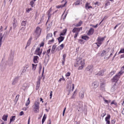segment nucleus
I'll list each match as a JSON object with an SVG mask.
<instances>
[{
	"label": "nucleus",
	"mask_w": 124,
	"mask_h": 124,
	"mask_svg": "<svg viewBox=\"0 0 124 124\" xmlns=\"http://www.w3.org/2000/svg\"><path fill=\"white\" fill-rule=\"evenodd\" d=\"M86 70L87 71L89 70L92 72L93 70V65H91L88 66L86 67Z\"/></svg>",
	"instance_id": "obj_11"
},
{
	"label": "nucleus",
	"mask_w": 124,
	"mask_h": 124,
	"mask_svg": "<svg viewBox=\"0 0 124 124\" xmlns=\"http://www.w3.org/2000/svg\"><path fill=\"white\" fill-rule=\"evenodd\" d=\"M70 75V73L69 72H68L65 74V76L66 77H69Z\"/></svg>",
	"instance_id": "obj_51"
},
{
	"label": "nucleus",
	"mask_w": 124,
	"mask_h": 124,
	"mask_svg": "<svg viewBox=\"0 0 124 124\" xmlns=\"http://www.w3.org/2000/svg\"><path fill=\"white\" fill-rule=\"evenodd\" d=\"M82 30V28L81 27L80 28H74L72 30V32L73 33H78L80 31Z\"/></svg>",
	"instance_id": "obj_6"
},
{
	"label": "nucleus",
	"mask_w": 124,
	"mask_h": 124,
	"mask_svg": "<svg viewBox=\"0 0 124 124\" xmlns=\"http://www.w3.org/2000/svg\"><path fill=\"white\" fill-rule=\"evenodd\" d=\"M52 11V9L51 8H50L49 10L47 12V13L48 14V19H49L50 17H51V14H50V12Z\"/></svg>",
	"instance_id": "obj_20"
},
{
	"label": "nucleus",
	"mask_w": 124,
	"mask_h": 124,
	"mask_svg": "<svg viewBox=\"0 0 124 124\" xmlns=\"http://www.w3.org/2000/svg\"><path fill=\"white\" fill-rule=\"evenodd\" d=\"M39 59L38 56H34V57L33 59V62L35 63H38V62L37 59Z\"/></svg>",
	"instance_id": "obj_14"
},
{
	"label": "nucleus",
	"mask_w": 124,
	"mask_h": 124,
	"mask_svg": "<svg viewBox=\"0 0 124 124\" xmlns=\"http://www.w3.org/2000/svg\"><path fill=\"white\" fill-rule=\"evenodd\" d=\"M116 72V71L114 70H112V71L110 73L108 74V76L109 77H111L112 75H113Z\"/></svg>",
	"instance_id": "obj_26"
},
{
	"label": "nucleus",
	"mask_w": 124,
	"mask_h": 124,
	"mask_svg": "<svg viewBox=\"0 0 124 124\" xmlns=\"http://www.w3.org/2000/svg\"><path fill=\"white\" fill-rule=\"evenodd\" d=\"M82 38L84 40H87L89 39V38L87 36H84L82 37Z\"/></svg>",
	"instance_id": "obj_32"
},
{
	"label": "nucleus",
	"mask_w": 124,
	"mask_h": 124,
	"mask_svg": "<svg viewBox=\"0 0 124 124\" xmlns=\"http://www.w3.org/2000/svg\"><path fill=\"white\" fill-rule=\"evenodd\" d=\"M64 38V37L62 36H60V37H58L57 39L59 43L62 41Z\"/></svg>",
	"instance_id": "obj_16"
},
{
	"label": "nucleus",
	"mask_w": 124,
	"mask_h": 124,
	"mask_svg": "<svg viewBox=\"0 0 124 124\" xmlns=\"http://www.w3.org/2000/svg\"><path fill=\"white\" fill-rule=\"evenodd\" d=\"M67 31L66 29H64L62 32H61L60 34V36H64L65 35Z\"/></svg>",
	"instance_id": "obj_15"
},
{
	"label": "nucleus",
	"mask_w": 124,
	"mask_h": 124,
	"mask_svg": "<svg viewBox=\"0 0 124 124\" xmlns=\"http://www.w3.org/2000/svg\"><path fill=\"white\" fill-rule=\"evenodd\" d=\"M42 50H41L39 47L37 48L35 51V54L40 56L42 53Z\"/></svg>",
	"instance_id": "obj_7"
},
{
	"label": "nucleus",
	"mask_w": 124,
	"mask_h": 124,
	"mask_svg": "<svg viewBox=\"0 0 124 124\" xmlns=\"http://www.w3.org/2000/svg\"><path fill=\"white\" fill-rule=\"evenodd\" d=\"M44 67H43V71H42V77H41V76H39L38 78V81H39V82H40V80H41V78L43 76V73H44Z\"/></svg>",
	"instance_id": "obj_25"
},
{
	"label": "nucleus",
	"mask_w": 124,
	"mask_h": 124,
	"mask_svg": "<svg viewBox=\"0 0 124 124\" xmlns=\"http://www.w3.org/2000/svg\"><path fill=\"white\" fill-rule=\"evenodd\" d=\"M104 39V38L99 37L97 39V42L95 43L94 44H101Z\"/></svg>",
	"instance_id": "obj_5"
},
{
	"label": "nucleus",
	"mask_w": 124,
	"mask_h": 124,
	"mask_svg": "<svg viewBox=\"0 0 124 124\" xmlns=\"http://www.w3.org/2000/svg\"><path fill=\"white\" fill-rule=\"evenodd\" d=\"M108 52L107 51H105V50H103L101 53V55L102 56H103L105 55L106 54H107L108 53Z\"/></svg>",
	"instance_id": "obj_34"
},
{
	"label": "nucleus",
	"mask_w": 124,
	"mask_h": 124,
	"mask_svg": "<svg viewBox=\"0 0 124 124\" xmlns=\"http://www.w3.org/2000/svg\"><path fill=\"white\" fill-rule=\"evenodd\" d=\"M119 72L122 74L124 72V65L121 68V70Z\"/></svg>",
	"instance_id": "obj_39"
},
{
	"label": "nucleus",
	"mask_w": 124,
	"mask_h": 124,
	"mask_svg": "<svg viewBox=\"0 0 124 124\" xmlns=\"http://www.w3.org/2000/svg\"><path fill=\"white\" fill-rule=\"evenodd\" d=\"M80 1L79 0H77L76 2H75L73 4V5L74 6V5H78L80 4Z\"/></svg>",
	"instance_id": "obj_30"
},
{
	"label": "nucleus",
	"mask_w": 124,
	"mask_h": 124,
	"mask_svg": "<svg viewBox=\"0 0 124 124\" xmlns=\"http://www.w3.org/2000/svg\"><path fill=\"white\" fill-rule=\"evenodd\" d=\"M13 23H17V21L15 20V18H14V20L13 21Z\"/></svg>",
	"instance_id": "obj_60"
},
{
	"label": "nucleus",
	"mask_w": 124,
	"mask_h": 124,
	"mask_svg": "<svg viewBox=\"0 0 124 124\" xmlns=\"http://www.w3.org/2000/svg\"><path fill=\"white\" fill-rule=\"evenodd\" d=\"M103 98H104V97L103 96H102L101 95H100L99 96V98L101 100L103 99Z\"/></svg>",
	"instance_id": "obj_62"
},
{
	"label": "nucleus",
	"mask_w": 124,
	"mask_h": 124,
	"mask_svg": "<svg viewBox=\"0 0 124 124\" xmlns=\"http://www.w3.org/2000/svg\"><path fill=\"white\" fill-rule=\"evenodd\" d=\"M116 122V120H113L111 121V123L112 124H114Z\"/></svg>",
	"instance_id": "obj_54"
},
{
	"label": "nucleus",
	"mask_w": 124,
	"mask_h": 124,
	"mask_svg": "<svg viewBox=\"0 0 124 124\" xmlns=\"http://www.w3.org/2000/svg\"><path fill=\"white\" fill-rule=\"evenodd\" d=\"M34 2V1H31L30 2V5L32 7H33L35 6Z\"/></svg>",
	"instance_id": "obj_35"
},
{
	"label": "nucleus",
	"mask_w": 124,
	"mask_h": 124,
	"mask_svg": "<svg viewBox=\"0 0 124 124\" xmlns=\"http://www.w3.org/2000/svg\"><path fill=\"white\" fill-rule=\"evenodd\" d=\"M8 115L7 114L6 115H4L3 116L2 119L4 121H6L7 120V118L8 117Z\"/></svg>",
	"instance_id": "obj_22"
},
{
	"label": "nucleus",
	"mask_w": 124,
	"mask_h": 124,
	"mask_svg": "<svg viewBox=\"0 0 124 124\" xmlns=\"http://www.w3.org/2000/svg\"><path fill=\"white\" fill-rule=\"evenodd\" d=\"M39 103L37 101L35 102L34 105L33 106L34 108V111L35 113H38L39 112Z\"/></svg>",
	"instance_id": "obj_2"
},
{
	"label": "nucleus",
	"mask_w": 124,
	"mask_h": 124,
	"mask_svg": "<svg viewBox=\"0 0 124 124\" xmlns=\"http://www.w3.org/2000/svg\"><path fill=\"white\" fill-rule=\"evenodd\" d=\"M56 46L55 45L53 46L51 50V52L52 53L54 54L56 52L55 49H56Z\"/></svg>",
	"instance_id": "obj_18"
},
{
	"label": "nucleus",
	"mask_w": 124,
	"mask_h": 124,
	"mask_svg": "<svg viewBox=\"0 0 124 124\" xmlns=\"http://www.w3.org/2000/svg\"><path fill=\"white\" fill-rule=\"evenodd\" d=\"M107 116L105 118V120L106 122V124H110V116L109 114L107 115Z\"/></svg>",
	"instance_id": "obj_9"
},
{
	"label": "nucleus",
	"mask_w": 124,
	"mask_h": 124,
	"mask_svg": "<svg viewBox=\"0 0 124 124\" xmlns=\"http://www.w3.org/2000/svg\"><path fill=\"white\" fill-rule=\"evenodd\" d=\"M94 30L93 28H91L89 30L87 34L88 35H92L94 32Z\"/></svg>",
	"instance_id": "obj_13"
},
{
	"label": "nucleus",
	"mask_w": 124,
	"mask_h": 124,
	"mask_svg": "<svg viewBox=\"0 0 124 124\" xmlns=\"http://www.w3.org/2000/svg\"><path fill=\"white\" fill-rule=\"evenodd\" d=\"M64 46V44H62L60 46H59L60 47H61V49H62L63 48Z\"/></svg>",
	"instance_id": "obj_52"
},
{
	"label": "nucleus",
	"mask_w": 124,
	"mask_h": 124,
	"mask_svg": "<svg viewBox=\"0 0 124 124\" xmlns=\"http://www.w3.org/2000/svg\"><path fill=\"white\" fill-rule=\"evenodd\" d=\"M120 58H124V54H123L121 55L120 56Z\"/></svg>",
	"instance_id": "obj_63"
},
{
	"label": "nucleus",
	"mask_w": 124,
	"mask_h": 124,
	"mask_svg": "<svg viewBox=\"0 0 124 124\" xmlns=\"http://www.w3.org/2000/svg\"><path fill=\"white\" fill-rule=\"evenodd\" d=\"M44 44V42H42L41 43L40 45V47H41L43 46Z\"/></svg>",
	"instance_id": "obj_55"
},
{
	"label": "nucleus",
	"mask_w": 124,
	"mask_h": 124,
	"mask_svg": "<svg viewBox=\"0 0 124 124\" xmlns=\"http://www.w3.org/2000/svg\"><path fill=\"white\" fill-rule=\"evenodd\" d=\"M27 23L26 21H23L21 23V25L22 26H25Z\"/></svg>",
	"instance_id": "obj_41"
},
{
	"label": "nucleus",
	"mask_w": 124,
	"mask_h": 124,
	"mask_svg": "<svg viewBox=\"0 0 124 124\" xmlns=\"http://www.w3.org/2000/svg\"><path fill=\"white\" fill-rule=\"evenodd\" d=\"M62 50L61 48V47H60L59 46H58L56 49V50L59 51Z\"/></svg>",
	"instance_id": "obj_53"
},
{
	"label": "nucleus",
	"mask_w": 124,
	"mask_h": 124,
	"mask_svg": "<svg viewBox=\"0 0 124 124\" xmlns=\"http://www.w3.org/2000/svg\"><path fill=\"white\" fill-rule=\"evenodd\" d=\"M52 33H50L47 34L46 36V39L49 38L50 37H52Z\"/></svg>",
	"instance_id": "obj_37"
},
{
	"label": "nucleus",
	"mask_w": 124,
	"mask_h": 124,
	"mask_svg": "<svg viewBox=\"0 0 124 124\" xmlns=\"http://www.w3.org/2000/svg\"><path fill=\"white\" fill-rule=\"evenodd\" d=\"M48 61V59H46L45 58L44 60V62L45 63H47V62Z\"/></svg>",
	"instance_id": "obj_59"
},
{
	"label": "nucleus",
	"mask_w": 124,
	"mask_h": 124,
	"mask_svg": "<svg viewBox=\"0 0 124 124\" xmlns=\"http://www.w3.org/2000/svg\"><path fill=\"white\" fill-rule=\"evenodd\" d=\"M41 30L40 27L38 26L37 27L34 32V35L36 37H38L41 34Z\"/></svg>",
	"instance_id": "obj_3"
},
{
	"label": "nucleus",
	"mask_w": 124,
	"mask_h": 124,
	"mask_svg": "<svg viewBox=\"0 0 124 124\" xmlns=\"http://www.w3.org/2000/svg\"><path fill=\"white\" fill-rule=\"evenodd\" d=\"M114 50L113 49L112 51V53H111L110 54L109 56L108 57V58L107 59H108L109 58L113 55L112 53L113 52Z\"/></svg>",
	"instance_id": "obj_56"
},
{
	"label": "nucleus",
	"mask_w": 124,
	"mask_h": 124,
	"mask_svg": "<svg viewBox=\"0 0 124 124\" xmlns=\"http://www.w3.org/2000/svg\"><path fill=\"white\" fill-rule=\"evenodd\" d=\"M37 64H32V70H35L37 66Z\"/></svg>",
	"instance_id": "obj_36"
},
{
	"label": "nucleus",
	"mask_w": 124,
	"mask_h": 124,
	"mask_svg": "<svg viewBox=\"0 0 124 124\" xmlns=\"http://www.w3.org/2000/svg\"><path fill=\"white\" fill-rule=\"evenodd\" d=\"M122 74L120 72H119L113 77V78L112 79L113 81L115 82H116L119 78L120 76Z\"/></svg>",
	"instance_id": "obj_4"
},
{
	"label": "nucleus",
	"mask_w": 124,
	"mask_h": 124,
	"mask_svg": "<svg viewBox=\"0 0 124 124\" xmlns=\"http://www.w3.org/2000/svg\"><path fill=\"white\" fill-rule=\"evenodd\" d=\"M115 84L114 85H113L112 87L111 88V90L112 92H113L115 90Z\"/></svg>",
	"instance_id": "obj_44"
},
{
	"label": "nucleus",
	"mask_w": 124,
	"mask_h": 124,
	"mask_svg": "<svg viewBox=\"0 0 124 124\" xmlns=\"http://www.w3.org/2000/svg\"><path fill=\"white\" fill-rule=\"evenodd\" d=\"M89 4L88 3H86L85 5V8L86 9H88L90 8H92V7L91 6H89Z\"/></svg>",
	"instance_id": "obj_28"
},
{
	"label": "nucleus",
	"mask_w": 124,
	"mask_h": 124,
	"mask_svg": "<svg viewBox=\"0 0 124 124\" xmlns=\"http://www.w3.org/2000/svg\"><path fill=\"white\" fill-rule=\"evenodd\" d=\"M85 64L84 60L80 58H78L76 60V62L75 64V66L77 67L79 66L78 69L82 70L84 67Z\"/></svg>",
	"instance_id": "obj_1"
},
{
	"label": "nucleus",
	"mask_w": 124,
	"mask_h": 124,
	"mask_svg": "<svg viewBox=\"0 0 124 124\" xmlns=\"http://www.w3.org/2000/svg\"><path fill=\"white\" fill-rule=\"evenodd\" d=\"M66 55L65 54H63L62 56V64L63 65L64 64V62L65 61V58H66Z\"/></svg>",
	"instance_id": "obj_12"
},
{
	"label": "nucleus",
	"mask_w": 124,
	"mask_h": 124,
	"mask_svg": "<svg viewBox=\"0 0 124 124\" xmlns=\"http://www.w3.org/2000/svg\"><path fill=\"white\" fill-rule=\"evenodd\" d=\"M32 10V9L31 8H28L26 9V12L27 13H29V12L31 10Z\"/></svg>",
	"instance_id": "obj_45"
},
{
	"label": "nucleus",
	"mask_w": 124,
	"mask_h": 124,
	"mask_svg": "<svg viewBox=\"0 0 124 124\" xmlns=\"http://www.w3.org/2000/svg\"><path fill=\"white\" fill-rule=\"evenodd\" d=\"M17 23H13V28L14 29L17 26Z\"/></svg>",
	"instance_id": "obj_48"
},
{
	"label": "nucleus",
	"mask_w": 124,
	"mask_h": 124,
	"mask_svg": "<svg viewBox=\"0 0 124 124\" xmlns=\"http://www.w3.org/2000/svg\"><path fill=\"white\" fill-rule=\"evenodd\" d=\"M51 50V49H48L47 51L46 52V54L48 56H49L48 54L49 53Z\"/></svg>",
	"instance_id": "obj_50"
},
{
	"label": "nucleus",
	"mask_w": 124,
	"mask_h": 124,
	"mask_svg": "<svg viewBox=\"0 0 124 124\" xmlns=\"http://www.w3.org/2000/svg\"><path fill=\"white\" fill-rule=\"evenodd\" d=\"M105 84L102 83L101 84V87L102 88V90H104L105 89Z\"/></svg>",
	"instance_id": "obj_33"
},
{
	"label": "nucleus",
	"mask_w": 124,
	"mask_h": 124,
	"mask_svg": "<svg viewBox=\"0 0 124 124\" xmlns=\"http://www.w3.org/2000/svg\"><path fill=\"white\" fill-rule=\"evenodd\" d=\"M3 38L2 34L1 33L0 34V47L1 46L2 44V39Z\"/></svg>",
	"instance_id": "obj_24"
},
{
	"label": "nucleus",
	"mask_w": 124,
	"mask_h": 124,
	"mask_svg": "<svg viewBox=\"0 0 124 124\" xmlns=\"http://www.w3.org/2000/svg\"><path fill=\"white\" fill-rule=\"evenodd\" d=\"M54 41V39L53 38L51 40H49L48 42V44H52Z\"/></svg>",
	"instance_id": "obj_40"
},
{
	"label": "nucleus",
	"mask_w": 124,
	"mask_h": 124,
	"mask_svg": "<svg viewBox=\"0 0 124 124\" xmlns=\"http://www.w3.org/2000/svg\"><path fill=\"white\" fill-rule=\"evenodd\" d=\"M24 114L23 112V111H21L19 113V115L20 116H22Z\"/></svg>",
	"instance_id": "obj_58"
},
{
	"label": "nucleus",
	"mask_w": 124,
	"mask_h": 124,
	"mask_svg": "<svg viewBox=\"0 0 124 124\" xmlns=\"http://www.w3.org/2000/svg\"><path fill=\"white\" fill-rule=\"evenodd\" d=\"M82 23V22L81 21H80L78 22V23L76 24H75V26L77 27L80 26H81Z\"/></svg>",
	"instance_id": "obj_31"
},
{
	"label": "nucleus",
	"mask_w": 124,
	"mask_h": 124,
	"mask_svg": "<svg viewBox=\"0 0 124 124\" xmlns=\"http://www.w3.org/2000/svg\"><path fill=\"white\" fill-rule=\"evenodd\" d=\"M124 53V48H121L120 49V50L118 52V54L122 53Z\"/></svg>",
	"instance_id": "obj_43"
},
{
	"label": "nucleus",
	"mask_w": 124,
	"mask_h": 124,
	"mask_svg": "<svg viewBox=\"0 0 124 124\" xmlns=\"http://www.w3.org/2000/svg\"><path fill=\"white\" fill-rule=\"evenodd\" d=\"M104 101L105 103H107L108 104V103H109V102L108 100H105Z\"/></svg>",
	"instance_id": "obj_61"
},
{
	"label": "nucleus",
	"mask_w": 124,
	"mask_h": 124,
	"mask_svg": "<svg viewBox=\"0 0 124 124\" xmlns=\"http://www.w3.org/2000/svg\"><path fill=\"white\" fill-rule=\"evenodd\" d=\"M32 39V38L31 37L30 38H29V39L27 44V46H29L30 45L31 43V41Z\"/></svg>",
	"instance_id": "obj_29"
},
{
	"label": "nucleus",
	"mask_w": 124,
	"mask_h": 124,
	"mask_svg": "<svg viewBox=\"0 0 124 124\" xmlns=\"http://www.w3.org/2000/svg\"><path fill=\"white\" fill-rule=\"evenodd\" d=\"M15 117L16 116H12L11 117L9 124H10V123L12 122L13 121L15 120Z\"/></svg>",
	"instance_id": "obj_23"
},
{
	"label": "nucleus",
	"mask_w": 124,
	"mask_h": 124,
	"mask_svg": "<svg viewBox=\"0 0 124 124\" xmlns=\"http://www.w3.org/2000/svg\"><path fill=\"white\" fill-rule=\"evenodd\" d=\"M84 92L83 91H81L80 92L79 94V97L81 99H83L84 96Z\"/></svg>",
	"instance_id": "obj_19"
},
{
	"label": "nucleus",
	"mask_w": 124,
	"mask_h": 124,
	"mask_svg": "<svg viewBox=\"0 0 124 124\" xmlns=\"http://www.w3.org/2000/svg\"><path fill=\"white\" fill-rule=\"evenodd\" d=\"M78 34V33H76L75 34L74 36V38H76L77 37Z\"/></svg>",
	"instance_id": "obj_64"
},
{
	"label": "nucleus",
	"mask_w": 124,
	"mask_h": 124,
	"mask_svg": "<svg viewBox=\"0 0 124 124\" xmlns=\"http://www.w3.org/2000/svg\"><path fill=\"white\" fill-rule=\"evenodd\" d=\"M46 117L45 116V115H44V116L42 120V124H43L44 122V121H45L46 119Z\"/></svg>",
	"instance_id": "obj_42"
},
{
	"label": "nucleus",
	"mask_w": 124,
	"mask_h": 124,
	"mask_svg": "<svg viewBox=\"0 0 124 124\" xmlns=\"http://www.w3.org/2000/svg\"><path fill=\"white\" fill-rule=\"evenodd\" d=\"M94 4L95 5H96L97 6H99L101 4L100 2H99L98 1H97L96 2L94 3Z\"/></svg>",
	"instance_id": "obj_47"
},
{
	"label": "nucleus",
	"mask_w": 124,
	"mask_h": 124,
	"mask_svg": "<svg viewBox=\"0 0 124 124\" xmlns=\"http://www.w3.org/2000/svg\"><path fill=\"white\" fill-rule=\"evenodd\" d=\"M106 114V113L105 112L102 113L101 115V116L102 117H103Z\"/></svg>",
	"instance_id": "obj_49"
},
{
	"label": "nucleus",
	"mask_w": 124,
	"mask_h": 124,
	"mask_svg": "<svg viewBox=\"0 0 124 124\" xmlns=\"http://www.w3.org/2000/svg\"><path fill=\"white\" fill-rule=\"evenodd\" d=\"M19 77H16L15 78L12 82V84L13 85H15L18 82Z\"/></svg>",
	"instance_id": "obj_17"
},
{
	"label": "nucleus",
	"mask_w": 124,
	"mask_h": 124,
	"mask_svg": "<svg viewBox=\"0 0 124 124\" xmlns=\"http://www.w3.org/2000/svg\"><path fill=\"white\" fill-rule=\"evenodd\" d=\"M99 83L97 81H95L93 82L92 84V86L94 88L97 87L99 85Z\"/></svg>",
	"instance_id": "obj_10"
},
{
	"label": "nucleus",
	"mask_w": 124,
	"mask_h": 124,
	"mask_svg": "<svg viewBox=\"0 0 124 124\" xmlns=\"http://www.w3.org/2000/svg\"><path fill=\"white\" fill-rule=\"evenodd\" d=\"M82 104L81 103H80L78 106V111H79L80 110H81L82 109Z\"/></svg>",
	"instance_id": "obj_21"
},
{
	"label": "nucleus",
	"mask_w": 124,
	"mask_h": 124,
	"mask_svg": "<svg viewBox=\"0 0 124 124\" xmlns=\"http://www.w3.org/2000/svg\"><path fill=\"white\" fill-rule=\"evenodd\" d=\"M40 82L37 81L36 87V89L37 90L39 89L40 86Z\"/></svg>",
	"instance_id": "obj_27"
},
{
	"label": "nucleus",
	"mask_w": 124,
	"mask_h": 124,
	"mask_svg": "<svg viewBox=\"0 0 124 124\" xmlns=\"http://www.w3.org/2000/svg\"><path fill=\"white\" fill-rule=\"evenodd\" d=\"M105 71V70H102L98 72L95 74V75H97L100 76H103L104 74V72Z\"/></svg>",
	"instance_id": "obj_8"
},
{
	"label": "nucleus",
	"mask_w": 124,
	"mask_h": 124,
	"mask_svg": "<svg viewBox=\"0 0 124 124\" xmlns=\"http://www.w3.org/2000/svg\"><path fill=\"white\" fill-rule=\"evenodd\" d=\"M111 104H114L116 105H117V103L116 102H114V101H113L111 103Z\"/></svg>",
	"instance_id": "obj_57"
},
{
	"label": "nucleus",
	"mask_w": 124,
	"mask_h": 124,
	"mask_svg": "<svg viewBox=\"0 0 124 124\" xmlns=\"http://www.w3.org/2000/svg\"><path fill=\"white\" fill-rule=\"evenodd\" d=\"M19 96V94H18L16 96L15 99V102H17Z\"/></svg>",
	"instance_id": "obj_46"
},
{
	"label": "nucleus",
	"mask_w": 124,
	"mask_h": 124,
	"mask_svg": "<svg viewBox=\"0 0 124 124\" xmlns=\"http://www.w3.org/2000/svg\"><path fill=\"white\" fill-rule=\"evenodd\" d=\"M30 101L29 100V98L27 99L25 104V105L26 106H28L30 103Z\"/></svg>",
	"instance_id": "obj_38"
}]
</instances>
